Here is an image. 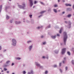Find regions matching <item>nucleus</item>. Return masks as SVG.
Here are the masks:
<instances>
[{
    "label": "nucleus",
    "instance_id": "obj_19",
    "mask_svg": "<svg viewBox=\"0 0 74 74\" xmlns=\"http://www.w3.org/2000/svg\"><path fill=\"white\" fill-rule=\"evenodd\" d=\"M71 63H72V64H73V65L74 66V61L73 60H72V61H71Z\"/></svg>",
    "mask_w": 74,
    "mask_h": 74
},
{
    "label": "nucleus",
    "instance_id": "obj_13",
    "mask_svg": "<svg viewBox=\"0 0 74 74\" xmlns=\"http://www.w3.org/2000/svg\"><path fill=\"white\" fill-rule=\"evenodd\" d=\"M32 42V40H28L27 41V42L28 43V44H30V43H31Z\"/></svg>",
    "mask_w": 74,
    "mask_h": 74
},
{
    "label": "nucleus",
    "instance_id": "obj_34",
    "mask_svg": "<svg viewBox=\"0 0 74 74\" xmlns=\"http://www.w3.org/2000/svg\"><path fill=\"white\" fill-rule=\"evenodd\" d=\"M58 7V5H54V7Z\"/></svg>",
    "mask_w": 74,
    "mask_h": 74
},
{
    "label": "nucleus",
    "instance_id": "obj_61",
    "mask_svg": "<svg viewBox=\"0 0 74 74\" xmlns=\"http://www.w3.org/2000/svg\"><path fill=\"white\" fill-rule=\"evenodd\" d=\"M21 23V22H19V23Z\"/></svg>",
    "mask_w": 74,
    "mask_h": 74
},
{
    "label": "nucleus",
    "instance_id": "obj_46",
    "mask_svg": "<svg viewBox=\"0 0 74 74\" xmlns=\"http://www.w3.org/2000/svg\"><path fill=\"white\" fill-rule=\"evenodd\" d=\"M63 63H65V61H63Z\"/></svg>",
    "mask_w": 74,
    "mask_h": 74
},
{
    "label": "nucleus",
    "instance_id": "obj_9",
    "mask_svg": "<svg viewBox=\"0 0 74 74\" xmlns=\"http://www.w3.org/2000/svg\"><path fill=\"white\" fill-rule=\"evenodd\" d=\"M33 70H32L30 71V72H28L27 73V74H33Z\"/></svg>",
    "mask_w": 74,
    "mask_h": 74
},
{
    "label": "nucleus",
    "instance_id": "obj_58",
    "mask_svg": "<svg viewBox=\"0 0 74 74\" xmlns=\"http://www.w3.org/2000/svg\"><path fill=\"white\" fill-rule=\"evenodd\" d=\"M58 11H59V12H60V10H59Z\"/></svg>",
    "mask_w": 74,
    "mask_h": 74
},
{
    "label": "nucleus",
    "instance_id": "obj_52",
    "mask_svg": "<svg viewBox=\"0 0 74 74\" xmlns=\"http://www.w3.org/2000/svg\"><path fill=\"white\" fill-rule=\"evenodd\" d=\"M63 2H65V1L64 0H63Z\"/></svg>",
    "mask_w": 74,
    "mask_h": 74
},
{
    "label": "nucleus",
    "instance_id": "obj_29",
    "mask_svg": "<svg viewBox=\"0 0 74 74\" xmlns=\"http://www.w3.org/2000/svg\"><path fill=\"white\" fill-rule=\"evenodd\" d=\"M43 45H45L46 44V42H44L43 43Z\"/></svg>",
    "mask_w": 74,
    "mask_h": 74
},
{
    "label": "nucleus",
    "instance_id": "obj_4",
    "mask_svg": "<svg viewBox=\"0 0 74 74\" xmlns=\"http://www.w3.org/2000/svg\"><path fill=\"white\" fill-rule=\"evenodd\" d=\"M35 63L36 65L37 66V67H40V69H42V68L43 67L42 66H41L40 64L38 63L37 62H35Z\"/></svg>",
    "mask_w": 74,
    "mask_h": 74
},
{
    "label": "nucleus",
    "instance_id": "obj_59",
    "mask_svg": "<svg viewBox=\"0 0 74 74\" xmlns=\"http://www.w3.org/2000/svg\"><path fill=\"white\" fill-rule=\"evenodd\" d=\"M34 7H35V6H34L33 7V8H34Z\"/></svg>",
    "mask_w": 74,
    "mask_h": 74
},
{
    "label": "nucleus",
    "instance_id": "obj_35",
    "mask_svg": "<svg viewBox=\"0 0 74 74\" xmlns=\"http://www.w3.org/2000/svg\"><path fill=\"white\" fill-rule=\"evenodd\" d=\"M48 71H46L45 72V73L46 74H47L48 73Z\"/></svg>",
    "mask_w": 74,
    "mask_h": 74
},
{
    "label": "nucleus",
    "instance_id": "obj_18",
    "mask_svg": "<svg viewBox=\"0 0 74 74\" xmlns=\"http://www.w3.org/2000/svg\"><path fill=\"white\" fill-rule=\"evenodd\" d=\"M6 18L7 19H9V18H10V17H9V16H8V15H7L6 17Z\"/></svg>",
    "mask_w": 74,
    "mask_h": 74
},
{
    "label": "nucleus",
    "instance_id": "obj_47",
    "mask_svg": "<svg viewBox=\"0 0 74 74\" xmlns=\"http://www.w3.org/2000/svg\"><path fill=\"white\" fill-rule=\"evenodd\" d=\"M1 46L0 45V50H1Z\"/></svg>",
    "mask_w": 74,
    "mask_h": 74
},
{
    "label": "nucleus",
    "instance_id": "obj_62",
    "mask_svg": "<svg viewBox=\"0 0 74 74\" xmlns=\"http://www.w3.org/2000/svg\"><path fill=\"white\" fill-rule=\"evenodd\" d=\"M27 33V34H29V32H28Z\"/></svg>",
    "mask_w": 74,
    "mask_h": 74
},
{
    "label": "nucleus",
    "instance_id": "obj_11",
    "mask_svg": "<svg viewBox=\"0 0 74 74\" xmlns=\"http://www.w3.org/2000/svg\"><path fill=\"white\" fill-rule=\"evenodd\" d=\"M63 29V27H61L60 31V32H59L60 33H62V32Z\"/></svg>",
    "mask_w": 74,
    "mask_h": 74
},
{
    "label": "nucleus",
    "instance_id": "obj_14",
    "mask_svg": "<svg viewBox=\"0 0 74 74\" xmlns=\"http://www.w3.org/2000/svg\"><path fill=\"white\" fill-rule=\"evenodd\" d=\"M45 12H46V11H42L40 12V14H44V13Z\"/></svg>",
    "mask_w": 74,
    "mask_h": 74
},
{
    "label": "nucleus",
    "instance_id": "obj_43",
    "mask_svg": "<svg viewBox=\"0 0 74 74\" xmlns=\"http://www.w3.org/2000/svg\"><path fill=\"white\" fill-rule=\"evenodd\" d=\"M10 23H12V20H10Z\"/></svg>",
    "mask_w": 74,
    "mask_h": 74
},
{
    "label": "nucleus",
    "instance_id": "obj_50",
    "mask_svg": "<svg viewBox=\"0 0 74 74\" xmlns=\"http://www.w3.org/2000/svg\"><path fill=\"white\" fill-rule=\"evenodd\" d=\"M64 13H65V12H62V14H64Z\"/></svg>",
    "mask_w": 74,
    "mask_h": 74
},
{
    "label": "nucleus",
    "instance_id": "obj_31",
    "mask_svg": "<svg viewBox=\"0 0 74 74\" xmlns=\"http://www.w3.org/2000/svg\"><path fill=\"white\" fill-rule=\"evenodd\" d=\"M15 24L17 25V24H18V22L17 21H16V22L15 23Z\"/></svg>",
    "mask_w": 74,
    "mask_h": 74
},
{
    "label": "nucleus",
    "instance_id": "obj_8",
    "mask_svg": "<svg viewBox=\"0 0 74 74\" xmlns=\"http://www.w3.org/2000/svg\"><path fill=\"white\" fill-rule=\"evenodd\" d=\"M66 48H64L62 49V55L65 53V52H66Z\"/></svg>",
    "mask_w": 74,
    "mask_h": 74
},
{
    "label": "nucleus",
    "instance_id": "obj_60",
    "mask_svg": "<svg viewBox=\"0 0 74 74\" xmlns=\"http://www.w3.org/2000/svg\"><path fill=\"white\" fill-rule=\"evenodd\" d=\"M12 74H15V73H12Z\"/></svg>",
    "mask_w": 74,
    "mask_h": 74
},
{
    "label": "nucleus",
    "instance_id": "obj_17",
    "mask_svg": "<svg viewBox=\"0 0 74 74\" xmlns=\"http://www.w3.org/2000/svg\"><path fill=\"white\" fill-rule=\"evenodd\" d=\"M29 16L31 18H32V16H33V15H32V14H29Z\"/></svg>",
    "mask_w": 74,
    "mask_h": 74
},
{
    "label": "nucleus",
    "instance_id": "obj_23",
    "mask_svg": "<svg viewBox=\"0 0 74 74\" xmlns=\"http://www.w3.org/2000/svg\"><path fill=\"white\" fill-rule=\"evenodd\" d=\"M26 71H23V74H26Z\"/></svg>",
    "mask_w": 74,
    "mask_h": 74
},
{
    "label": "nucleus",
    "instance_id": "obj_33",
    "mask_svg": "<svg viewBox=\"0 0 74 74\" xmlns=\"http://www.w3.org/2000/svg\"><path fill=\"white\" fill-rule=\"evenodd\" d=\"M42 16V15H41L39 16L38 17L39 18H40V17H41Z\"/></svg>",
    "mask_w": 74,
    "mask_h": 74
},
{
    "label": "nucleus",
    "instance_id": "obj_44",
    "mask_svg": "<svg viewBox=\"0 0 74 74\" xmlns=\"http://www.w3.org/2000/svg\"><path fill=\"white\" fill-rule=\"evenodd\" d=\"M61 64H62V63H60V66H61Z\"/></svg>",
    "mask_w": 74,
    "mask_h": 74
},
{
    "label": "nucleus",
    "instance_id": "obj_39",
    "mask_svg": "<svg viewBox=\"0 0 74 74\" xmlns=\"http://www.w3.org/2000/svg\"><path fill=\"white\" fill-rule=\"evenodd\" d=\"M57 36H58L59 37V36H60V35L59 34H57Z\"/></svg>",
    "mask_w": 74,
    "mask_h": 74
},
{
    "label": "nucleus",
    "instance_id": "obj_56",
    "mask_svg": "<svg viewBox=\"0 0 74 74\" xmlns=\"http://www.w3.org/2000/svg\"><path fill=\"white\" fill-rule=\"evenodd\" d=\"M47 59H48V57H47L46 58Z\"/></svg>",
    "mask_w": 74,
    "mask_h": 74
},
{
    "label": "nucleus",
    "instance_id": "obj_27",
    "mask_svg": "<svg viewBox=\"0 0 74 74\" xmlns=\"http://www.w3.org/2000/svg\"><path fill=\"white\" fill-rule=\"evenodd\" d=\"M37 3V1H34V4H36Z\"/></svg>",
    "mask_w": 74,
    "mask_h": 74
},
{
    "label": "nucleus",
    "instance_id": "obj_3",
    "mask_svg": "<svg viewBox=\"0 0 74 74\" xmlns=\"http://www.w3.org/2000/svg\"><path fill=\"white\" fill-rule=\"evenodd\" d=\"M12 45L13 46H15L16 45V41L14 39H12Z\"/></svg>",
    "mask_w": 74,
    "mask_h": 74
},
{
    "label": "nucleus",
    "instance_id": "obj_2",
    "mask_svg": "<svg viewBox=\"0 0 74 74\" xmlns=\"http://www.w3.org/2000/svg\"><path fill=\"white\" fill-rule=\"evenodd\" d=\"M22 5H19V7L20 8L23 9V10H25V8H26V3H25L23 2L22 3Z\"/></svg>",
    "mask_w": 74,
    "mask_h": 74
},
{
    "label": "nucleus",
    "instance_id": "obj_32",
    "mask_svg": "<svg viewBox=\"0 0 74 74\" xmlns=\"http://www.w3.org/2000/svg\"><path fill=\"white\" fill-rule=\"evenodd\" d=\"M65 69H66V70H67V69H68V67H67V66L65 68Z\"/></svg>",
    "mask_w": 74,
    "mask_h": 74
},
{
    "label": "nucleus",
    "instance_id": "obj_28",
    "mask_svg": "<svg viewBox=\"0 0 74 74\" xmlns=\"http://www.w3.org/2000/svg\"><path fill=\"white\" fill-rule=\"evenodd\" d=\"M67 53L69 55H70V52L68 51L67 52Z\"/></svg>",
    "mask_w": 74,
    "mask_h": 74
},
{
    "label": "nucleus",
    "instance_id": "obj_51",
    "mask_svg": "<svg viewBox=\"0 0 74 74\" xmlns=\"http://www.w3.org/2000/svg\"><path fill=\"white\" fill-rule=\"evenodd\" d=\"M25 13H26V12H25V11L23 13L25 14Z\"/></svg>",
    "mask_w": 74,
    "mask_h": 74
},
{
    "label": "nucleus",
    "instance_id": "obj_37",
    "mask_svg": "<svg viewBox=\"0 0 74 74\" xmlns=\"http://www.w3.org/2000/svg\"><path fill=\"white\" fill-rule=\"evenodd\" d=\"M41 28V27H38V29H40Z\"/></svg>",
    "mask_w": 74,
    "mask_h": 74
},
{
    "label": "nucleus",
    "instance_id": "obj_26",
    "mask_svg": "<svg viewBox=\"0 0 74 74\" xmlns=\"http://www.w3.org/2000/svg\"><path fill=\"white\" fill-rule=\"evenodd\" d=\"M71 14H69L68 15V18H70V16H71Z\"/></svg>",
    "mask_w": 74,
    "mask_h": 74
},
{
    "label": "nucleus",
    "instance_id": "obj_10",
    "mask_svg": "<svg viewBox=\"0 0 74 74\" xmlns=\"http://www.w3.org/2000/svg\"><path fill=\"white\" fill-rule=\"evenodd\" d=\"M54 52L55 53H58L59 52V50H56L55 51H54Z\"/></svg>",
    "mask_w": 74,
    "mask_h": 74
},
{
    "label": "nucleus",
    "instance_id": "obj_16",
    "mask_svg": "<svg viewBox=\"0 0 74 74\" xmlns=\"http://www.w3.org/2000/svg\"><path fill=\"white\" fill-rule=\"evenodd\" d=\"M67 11H71V8H67Z\"/></svg>",
    "mask_w": 74,
    "mask_h": 74
},
{
    "label": "nucleus",
    "instance_id": "obj_38",
    "mask_svg": "<svg viewBox=\"0 0 74 74\" xmlns=\"http://www.w3.org/2000/svg\"><path fill=\"white\" fill-rule=\"evenodd\" d=\"M14 63H12V64H11V66H13V65H14Z\"/></svg>",
    "mask_w": 74,
    "mask_h": 74
},
{
    "label": "nucleus",
    "instance_id": "obj_21",
    "mask_svg": "<svg viewBox=\"0 0 74 74\" xmlns=\"http://www.w3.org/2000/svg\"><path fill=\"white\" fill-rule=\"evenodd\" d=\"M40 3L41 4H42V5H45V4L43 2H40Z\"/></svg>",
    "mask_w": 74,
    "mask_h": 74
},
{
    "label": "nucleus",
    "instance_id": "obj_45",
    "mask_svg": "<svg viewBox=\"0 0 74 74\" xmlns=\"http://www.w3.org/2000/svg\"><path fill=\"white\" fill-rule=\"evenodd\" d=\"M42 58H43V59H45V56H43Z\"/></svg>",
    "mask_w": 74,
    "mask_h": 74
},
{
    "label": "nucleus",
    "instance_id": "obj_6",
    "mask_svg": "<svg viewBox=\"0 0 74 74\" xmlns=\"http://www.w3.org/2000/svg\"><path fill=\"white\" fill-rule=\"evenodd\" d=\"M29 1L30 6L32 7L33 5V1L32 0H29Z\"/></svg>",
    "mask_w": 74,
    "mask_h": 74
},
{
    "label": "nucleus",
    "instance_id": "obj_22",
    "mask_svg": "<svg viewBox=\"0 0 74 74\" xmlns=\"http://www.w3.org/2000/svg\"><path fill=\"white\" fill-rule=\"evenodd\" d=\"M50 25H49L46 28V29H48V28H50Z\"/></svg>",
    "mask_w": 74,
    "mask_h": 74
},
{
    "label": "nucleus",
    "instance_id": "obj_53",
    "mask_svg": "<svg viewBox=\"0 0 74 74\" xmlns=\"http://www.w3.org/2000/svg\"><path fill=\"white\" fill-rule=\"evenodd\" d=\"M1 72H2V73H3V70L1 71Z\"/></svg>",
    "mask_w": 74,
    "mask_h": 74
},
{
    "label": "nucleus",
    "instance_id": "obj_20",
    "mask_svg": "<svg viewBox=\"0 0 74 74\" xmlns=\"http://www.w3.org/2000/svg\"><path fill=\"white\" fill-rule=\"evenodd\" d=\"M53 11H54V12H56H56H57V10H56L55 9H54Z\"/></svg>",
    "mask_w": 74,
    "mask_h": 74
},
{
    "label": "nucleus",
    "instance_id": "obj_7",
    "mask_svg": "<svg viewBox=\"0 0 74 74\" xmlns=\"http://www.w3.org/2000/svg\"><path fill=\"white\" fill-rule=\"evenodd\" d=\"M33 48V44H32L31 45H30L28 47V49L29 51H31L32 49Z\"/></svg>",
    "mask_w": 74,
    "mask_h": 74
},
{
    "label": "nucleus",
    "instance_id": "obj_41",
    "mask_svg": "<svg viewBox=\"0 0 74 74\" xmlns=\"http://www.w3.org/2000/svg\"><path fill=\"white\" fill-rule=\"evenodd\" d=\"M41 38H44V36H41Z\"/></svg>",
    "mask_w": 74,
    "mask_h": 74
},
{
    "label": "nucleus",
    "instance_id": "obj_49",
    "mask_svg": "<svg viewBox=\"0 0 74 74\" xmlns=\"http://www.w3.org/2000/svg\"><path fill=\"white\" fill-rule=\"evenodd\" d=\"M7 73H9V71H7V72H6Z\"/></svg>",
    "mask_w": 74,
    "mask_h": 74
},
{
    "label": "nucleus",
    "instance_id": "obj_30",
    "mask_svg": "<svg viewBox=\"0 0 74 74\" xmlns=\"http://www.w3.org/2000/svg\"><path fill=\"white\" fill-rule=\"evenodd\" d=\"M4 71H7V69L6 68H4L3 69Z\"/></svg>",
    "mask_w": 74,
    "mask_h": 74
},
{
    "label": "nucleus",
    "instance_id": "obj_48",
    "mask_svg": "<svg viewBox=\"0 0 74 74\" xmlns=\"http://www.w3.org/2000/svg\"><path fill=\"white\" fill-rule=\"evenodd\" d=\"M23 67H25V64H23Z\"/></svg>",
    "mask_w": 74,
    "mask_h": 74
},
{
    "label": "nucleus",
    "instance_id": "obj_15",
    "mask_svg": "<svg viewBox=\"0 0 74 74\" xmlns=\"http://www.w3.org/2000/svg\"><path fill=\"white\" fill-rule=\"evenodd\" d=\"M65 5L66 6H71V5L70 4H68L67 3L65 4Z\"/></svg>",
    "mask_w": 74,
    "mask_h": 74
},
{
    "label": "nucleus",
    "instance_id": "obj_63",
    "mask_svg": "<svg viewBox=\"0 0 74 74\" xmlns=\"http://www.w3.org/2000/svg\"><path fill=\"white\" fill-rule=\"evenodd\" d=\"M73 53H74V50H73Z\"/></svg>",
    "mask_w": 74,
    "mask_h": 74
},
{
    "label": "nucleus",
    "instance_id": "obj_42",
    "mask_svg": "<svg viewBox=\"0 0 74 74\" xmlns=\"http://www.w3.org/2000/svg\"><path fill=\"white\" fill-rule=\"evenodd\" d=\"M16 59H17L18 60H19V58H15Z\"/></svg>",
    "mask_w": 74,
    "mask_h": 74
},
{
    "label": "nucleus",
    "instance_id": "obj_57",
    "mask_svg": "<svg viewBox=\"0 0 74 74\" xmlns=\"http://www.w3.org/2000/svg\"><path fill=\"white\" fill-rule=\"evenodd\" d=\"M58 2H59L60 1V0H58Z\"/></svg>",
    "mask_w": 74,
    "mask_h": 74
},
{
    "label": "nucleus",
    "instance_id": "obj_24",
    "mask_svg": "<svg viewBox=\"0 0 74 74\" xmlns=\"http://www.w3.org/2000/svg\"><path fill=\"white\" fill-rule=\"evenodd\" d=\"M10 61L9 60L7 61L6 62V63H7V64H8V63H10Z\"/></svg>",
    "mask_w": 74,
    "mask_h": 74
},
{
    "label": "nucleus",
    "instance_id": "obj_1",
    "mask_svg": "<svg viewBox=\"0 0 74 74\" xmlns=\"http://www.w3.org/2000/svg\"><path fill=\"white\" fill-rule=\"evenodd\" d=\"M68 38V36L67 35L66 32H64V45H66V42L67 41V39Z\"/></svg>",
    "mask_w": 74,
    "mask_h": 74
},
{
    "label": "nucleus",
    "instance_id": "obj_25",
    "mask_svg": "<svg viewBox=\"0 0 74 74\" xmlns=\"http://www.w3.org/2000/svg\"><path fill=\"white\" fill-rule=\"evenodd\" d=\"M53 67H57V65H54L53 66Z\"/></svg>",
    "mask_w": 74,
    "mask_h": 74
},
{
    "label": "nucleus",
    "instance_id": "obj_40",
    "mask_svg": "<svg viewBox=\"0 0 74 74\" xmlns=\"http://www.w3.org/2000/svg\"><path fill=\"white\" fill-rule=\"evenodd\" d=\"M60 71L61 73H62V70L61 69H60Z\"/></svg>",
    "mask_w": 74,
    "mask_h": 74
},
{
    "label": "nucleus",
    "instance_id": "obj_36",
    "mask_svg": "<svg viewBox=\"0 0 74 74\" xmlns=\"http://www.w3.org/2000/svg\"><path fill=\"white\" fill-rule=\"evenodd\" d=\"M48 11L49 12V11H51V9H49Z\"/></svg>",
    "mask_w": 74,
    "mask_h": 74
},
{
    "label": "nucleus",
    "instance_id": "obj_5",
    "mask_svg": "<svg viewBox=\"0 0 74 74\" xmlns=\"http://www.w3.org/2000/svg\"><path fill=\"white\" fill-rule=\"evenodd\" d=\"M65 23H68L69 25H68V28H70V27H71V22H70V21H69L68 22L67 21H65Z\"/></svg>",
    "mask_w": 74,
    "mask_h": 74
},
{
    "label": "nucleus",
    "instance_id": "obj_64",
    "mask_svg": "<svg viewBox=\"0 0 74 74\" xmlns=\"http://www.w3.org/2000/svg\"><path fill=\"white\" fill-rule=\"evenodd\" d=\"M61 45H62V43H61Z\"/></svg>",
    "mask_w": 74,
    "mask_h": 74
},
{
    "label": "nucleus",
    "instance_id": "obj_55",
    "mask_svg": "<svg viewBox=\"0 0 74 74\" xmlns=\"http://www.w3.org/2000/svg\"><path fill=\"white\" fill-rule=\"evenodd\" d=\"M21 59V58H19V60H20Z\"/></svg>",
    "mask_w": 74,
    "mask_h": 74
},
{
    "label": "nucleus",
    "instance_id": "obj_54",
    "mask_svg": "<svg viewBox=\"0 0 74 74\" xmlns=\"http://www.w3.org/2000/svg\"><path fill=\"white\" fill-rule=\"evenodd\" d=\"M66 58H64V60H66Z\"/></svg>",
    "mask_w": 74,
    "mask_h": 74
},
{
    "label": "nucleus",
    "instance_id": "obj_12",
    "mask_svg": "<svg viewBox=\"0 0 74 74\" xmlns=\"http://www.w3.org/2000/svg\"><path fill=\"white\" fill-rule=\"evenodd\" d=\"M56 36L55 35L54 36H51V38H52L53 39H55L56 38Z\"/></svg>",
    "mask_w": 74,
    "mask_h": 74
}]
</instances>
